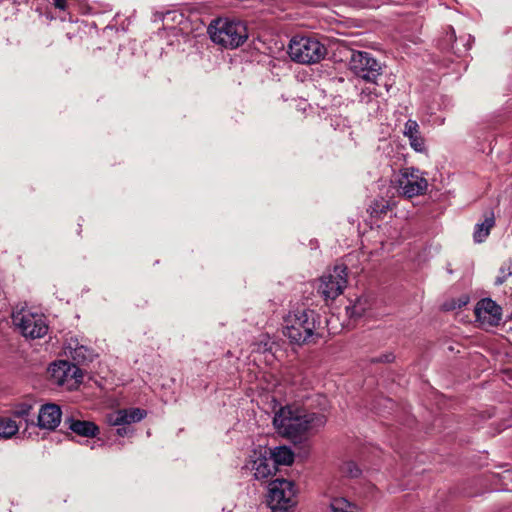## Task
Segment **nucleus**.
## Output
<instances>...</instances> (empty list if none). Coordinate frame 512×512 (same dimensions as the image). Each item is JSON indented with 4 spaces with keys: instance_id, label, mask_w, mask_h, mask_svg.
Segmentation results:
<instances>
[{
    "instance_id": "412c9836",
    "label": "nucleus",
    "mask_w": 512,
    "mask_h": 512,
    "mask_svg": "<svg viewBox=\"0 0 512 512\" xmlns=\"http://www.w3.org/2000/svg\"><path fill=\"white\" fill-rule=\"evenodd\" d=\"M19 430L17 423L10 419L5 418L0 420V436L3 438H10L15 435Z\"/></svg>"
},
{
    "instance_id": "4be33fe9",
    "label": "nucleus",
    "mask_w": 512,
    "mask_h": 512,
    "mask_svg": "<svg viewBox=\"0 0 512 512\" xmlns=\"http://www.w3.org/2000/svg\"><path fill=\"white\" fill-rule=\"evenodd\" d=\"M512 283V263H505L498 271V275L495 278V285L500 286L504 283Z\"/></svg>"
},
{
    "instance_id": "cd10ccee",
    "label": "nucleus",
    "mask_w": 512,
    "mask_h": 512,
    "mask_svg": "<svg viewBox=\"0 0 512 512\" xmlns=\"http://www.w3.org/2000/svg\"><path fill=\"white\" fill-rule=\"evenodd\" d=\"M54 6L57 9L65 10L67 6V0H54Z\"/></svg>"
},
{
    "instance_id": "2eb2a0df",
    "label": "nucleus",
    "mask_w": 512,
    "mask_h": 512,
    "mask_svg": "<svg viewBox=\"0 0 512 512\" xmlns=\"http://www.w3.org/2000/svg\"><path fill=\"white\" fill-rule=\"evenodd\" d=\"M65 424L75 434L82 437H95L99 431L96 424L91 421L78 420L74 418H67Z\"/></svg>"
},
{
    "instance_id": "0eeeda50",
    "label": "nucleus",
    "mask_w": 512,
    "mask_h": 512,
    "mask_svg": "<svg viewBox=\"0 0 512 512\" xmlns=\"http://www.w3.org/2000/svg\"><path fill=\"white\" fill-rule=\"evenodd\" d=\"M349 69L355 76L375 85H378L377 79L382 75L381 64L365 51H352Z\"/></svg>"
},
{
    "instance_id": "f8f14e48",
    "label": "nucleus",
    "mask_w": 512,
    "mask_h": 512,
    "mask_svg": "<svg viewBox=\"0 0 512 512\" xmlns=\"http://www.w3.org/2000/svg\"><path fill=\"white\" fill-rule=\"evenodd\" d=\"M477 321L483 327H493L502 319V309L490 298L480 300L475 307Z\"/></svg>"
},
{
    "instance_id": "ddd939ff",
    "label": "nucleus",
    "mask_w": 512,
    "mask_h": 512,
    "mask_svg": "<svg viewBox=\"0 0 512 512\" xmlns=\"http://www.w3.org/2000/svg\"><path fill=\"white\" fill-rule=\"evenodd\" d=\"M147 415V412L140 408L118 409L106 416V421L110 426H125L140 422Z\"/></svg>"
},
{
    "instance_id": "c756f323",
    "label": "nucleus",
    "mask_w": 512,
    "mask_h": 512,
    "mask_svg": "<svg viewBox=\"0 0 512 512\" xmlns=\"http://www.w3.org/2000/svg\"><path fill=\"white\" fill-rule=\"evenodd\" d=\"M128 432H129V429L126 427H120V428H117V430H116L117 435L120 437H124L125 435L128 434Z\"/></svg>"
},
{
    "instance_id": "9b49d317",
    "label": "nucleus",
    "mask_w": 512,
    "mask_h": 512,
    "mask_svg": "<svg viewBox=\"0 0 512 512\" xmlns=\"http://www.w3.org/2000/svg\"><path fill=\"white\" fill-rule=\"evenodd\" d=\"M246 466L253 472L257 480H265L277 471V467L273 463V458L269 456L267 448L253 450Z\"/></svg>"
},
{
    "instance_id": "c85d7f7f",
    "label": "nucleus",
    "mask_w": 512,
    "mask_h": 512,
    "mask_svg": "<svg viewBox=\"0 0 512 512\" xmlns=\"http://www.w3.org/2000/svg\"><path fill=\"white\" fill-rule=\"evenodd\" d=\"M31 406H25L21 410L16 411L18 416L24 417L29 414Z\"/></svg>"
},
{
    "instance_id": "7ed1b4c3",
    "label": "nucleus",
    "mask_w": 512,
    "mask_h": 512,
    "mask_svg": "<svg viewBox=\"0 0 512 512\" xmlns=\"http://www.w3.org/2000/svg\"><path fill=\"white\" fill-rule=\"evenodd\" d=\"M208 32L214 43L228 49H235L241 46L248 38L245 23L228 18L214 20L210 24Z\"/></svg>"
},
{
    "instance_id": "39448f33",
    "label": "nucleus",
    "mask_w": 512,
    "mask_h": 512,
    "mask_svg": "<svg viewBox=\"0 0 512 512\" xmlns=\"http://www.w3.org/2000/svg\"><path fill=\"white\" fill-rule=\"evenodd\" d=\"M391 183L398 193L406 198L419 196L425 193L428 187V182L422 173L413 167L401 169Z\"/></svg>"
},
{
    "instance_id": "a878e982",
    "label": "nucleus",
    "mask_w": 512,
    "mask_h": 512,
    "mask_svg": "<svg viewBox=\"0 0 512 512\" xmlns=\"http://www.w3.org/2000/svg\"><path fill=\"white\" fill-rule=\"evenodd\" d=\"M445 41L448 42V45H450V48L452 50H454V52L457 53V54H461L462 52H465V51H467L469 49L465 45H464V49L463 50L457 47V44H456V42H457L456 34H455V30L452 27L449 28V31L446 34Z\"/></svg>"
},
{
    "instance_id": "7c9ffc66",
    "label": "nucleus",
    "mask_w": 512,
    "mask_h": 512,
    "mask_svg": "<svg viewBox=\"0 0 512 512\" xmlns=\"http://www.w3.org/2000/svg\"><path fill=\"white\" fill-rule=\"evenodd\" d=\"M385 88H386L387 91L389 90L388 84H385Z\"/></svg>"
},
{
    "instance_id": "393cba45",
    "label": "nucleus",
    "mask_w": 512,
    "mask_h": 512,
    "mask_svg": "<svg viewBox=\"0 0 512 512\" xmlns=\"http://www.w3.org/2000/svg\"><path fill=\"white\" fill-rule=\"evenodd\" d=\"M341 471L344 475L349 477H358L361 473L360 468L358 465L353 461H347L342 464Z\"/></svg>"
},
{
    "instance_id": "b1692460",
    "label": "nucleus",
    "mask_w": 512,
    "mask_h": 512,
    "mask_svg": "<svg viewBox=\"0 0 512 512\" xmlns=\"http://www.w3.org/2000/svg\"><path fill=\"white\" fill-rule=\"evenodd\" d=\"M380 96H381V93L377 91L376 87L366 86L362 89V91L359 95V100L361 103L369 104L374 99H376Z\"/></svg>"
},
{
    "instance_id": "20e7f679",
    "label": "nucleus",
    "mask_w": 512,
    "mask_h": 512,
    "mask_svg": "<svg viewBox=\"0 0 512 512\" xmlns=\"http://www.w3.org/2000/svg\"><path fill=\"white\" fill-rule=\"evenodd\" d=\"M288 54L292 61L312 65L322 61L327 55L326 46L317 38L295 36L290 40Z\"/></svg>"
},
{
    "instance_id": "f257e3e1",
    "label": "nucleus",
    "mask_w": 512,
    "mask_h": 512,
    "mask_svg": "<svg viewBox=\"0 0 512 512\" xmlns=\"http://www.w3.org/2000/svg\"><path fill=\"white\" fill-rule=\"evenodd\" d=\"M316 402L320 411H309L306 407L286 405L280 407L273 417L276 431L293 441L301 440L308 434L315 433L323 428L327 422L324 414L327 403L326 397L316 394Z\"/></svg>"
},
{
    "instance_id": "4468645a",
    "label": "nucleus",
    "mask_w": 512,
    "mask_h": 512,
    "mask_svg": "<svg viewBox=\"0 0 512 512\" xmlns=\"http://www.w3.org/2000/svg\"><path fill=\"white\" fill-rule=\"evenodd\" d=\"M62 412L60 407L54 403L43 405L38 413V426L41 429L54 430L61 422Z\"/></svg>"
},
{
    "instance_id": "a211bd4d",
    "label": "nucleus",
    "mask_w": 512,
    "mask_h": 512,
    "mask_svg": "<svg viewBox=\"0 0 512 512\" xmlns=\"http://www.w3.org/2000/svg\"><path fill=\"white\" fill-rule=\"evenodd\" d=\"M495 226L494 213L488 212L484 216V220L477 223L474 227L473 240L475 243H482L489 236L491 229Z\"/></svg>"
},
{
    "instance_id": "bb28decb",
    "label": "nucleus",
    "mask_w": 512,
    "mask_h": 512,
    "mask_svg": "<svg viewBox=\"0 0 512 512\" xmlns=\"http://www.w3.org/2000/svg\"><path fill=\"white\" fill-rule=\"evenodd\" d=\"M347 312L351 317H360L363 313V308L360 307V304L357 303L351 308H347Z\"/></svg>"
},
{
    "instance_id": "dca6fc26",
    "label": "nucleus",
    "mask_w": 512,
    "mask_h": 512,
    "mask_svg": "<svg viewBox=\"0 0 512 512\" xmlns=\"http://www.w3.org/2000/svg\"><path fill=\"white\" fill-rule=\"evenodd\" d=\"M404 136L409 139L410 146L416 152L425 150V141L419 131V125L415 120L409 119L404 126Z\"/></svg>"
},
{
    "instance_id": "5701e85b",
    "label": "nucleus",
    "mask_w": 512,
    "mask_h": 512,
    "mask_svg": "<svg viewBox=\"0 0 512 512\" xmlns=\"http://www.w3.org/2000/svg\"><path fill=\"white\" fill-rule=\"evenodd\" d=\"M392 207L390 201L381 199H375L370 206V213L373 216H378L381 214H385Z\"/></svg>"
},
{
    "instance_id": "9d476101",
    "label": "nucleus",
    "mask_w": 512,
    "mask_h": 512,
    "mask_svg": "<svg viewBox=\"0 0 512 512\" xmlns=\"http://www.w3.org/2000/svg\"><path fill=\"white\" fill-rule=\"evenodd\" d=\"M347 285V267L336 265L320 278L318 292L325 300H334L341 295Z\"/></svg>"
},
{
    "instance_id": "423d86ee",
    "label": "nucleus",
    "mask_w": 512,
    "mask_h": 512,
    "mask_svg": "<svg viewBox=\"0 0 512 512\" xmlns=\"http://www.w3.org/2000/svg\"><path fill=\"white\" fill-rule=\"evenodd\" d=\"M267 504L273 511H288L296 505L294 483L286 479H275L269 483Z\"/></svg>"
},
{
    "instance_id": "1a4fd4ad",
    "label": "nucleus",
    "mask_w": 512,
    "mask_h": 512,
    "mask_svg": "<svg viewBox=\"0 0 512 512\" xmlns=\"http://www.w3.org/2000/svg\"><path fill=\"white\" fill-rule=\"evenodd\" d=\"M49 372L53 384L66 390L76 389L83 378L81 369L76 364L66 360L54 362L50 366Z\"/></svg>"
},
{
    "instance_id": "f03ea898",
    "label": "nucleus",
    "mask_w": 512,
    "mask_h": 512,
    "mask_svg": "<svg viewBox=\"0 0 512 512\" xmlns=\"http://www.w3.org/2000/svg\"><path fill=\"white\" fill-rule=\"evenodd\" d=\"M283 334L298 345L315 343L322 336L320 316L313 310L289 313L284 319Z\"/></svg>"
},
{
    "instance_id": "aec40b11",
    "label": "nucleus",
    "mask_w": 512,
    "mask_h": 512,
    "mask_svg": "<svg viewBox=\"0 0 512 512\" xmlns=\"http://www.w3.org/2000/svg\"><path fill=\"white\" fill-rule=\"evenodd\" d=\"M330 508L332 512H362L360 506L343 497L333 498L330 503Z\"/></svg>"
},
{
    "instance_id": "f3484780",
    "label": "nucleus",
    "mask_w": 512,
    "mask_h": 512,
    "mask_svg": "<svg viewBox=\"0 0 512 512\" xmlns=\"http://www.w3.org/2000/svg\"><path fill=\"white\" fill-rule=\"evenodd\" d=\"M66 349L70 357L77 363L83 364L93 360V352L86 346L80 345L77 340L71 339Z\"/></svg>"
},
{
    "instance_id": "6e6552de",
    "label": "nucleus",
    "mask_w": 512,
    "mask_h": 512,
    "mask_svg": "<svg viewBox=\"0 0 512 512\" xmlns=\"http://www.w3.org/2000/svg\"><path fill=\"white\" fill-rule=\"evenodd\" d=\"M12 320L25 337L36 339L47 334L48 326L43 314L33 313L28 309H21L12 314Z\"/></svg>"
},
{
    "instance_id": "6ab92c4d",
    "label": "nucleus",
    "mask_w": 512,
    "mask_h": 512,
    "mask_svg": "<svg viewBox=\"0 0 512 512\" xmlns=\"http://www.w3.org/2000/svg\"><path fill=\"white\" fill-rule=\"evenodd\" d=\"M267 450L269 456L273 458L275 467H277V465H291L294 461V453L286 446H278Z\"/></svg>"
}]
</instances>
